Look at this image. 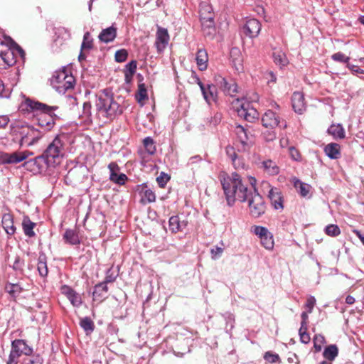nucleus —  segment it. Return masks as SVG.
<instances>
[{
	"mask_svg": "<svg viewBox=\"0 0 364 364\" xmlns=\"http://www.w3.org/2000/svg\"><path fill=\"white\" fill-rule=\"evenodd\" d=\"M264 358L271 363H275L279 361V355L271 352H267L264 354Z\"/></svg>",
	"mask_w": 364,
	"mask_h": 364,
	"instance_id": "6e6d98bb",
	"label": "nucleus"
},
{
	"mask_svg": "<svg viewBox=\"0 0 364 364\" xmlns=\"http://www.w3.org/2000/svg\"><path fill=\"white\" fill-rule=\"evenodd\" d=\"M255 182L256 180L254 178L250 179L252 190L250 191L246 201L248 202L251 215L254 218H259L264 213L266 206L262 196L259 194L255 187Z\"/></svg>",
	"mask_w": 364,
	"mask_h": 364,
	"instance_id": "423d86ee",
	"label": "nucleus"
},
{
	"mask_svg": "<svg viewBox=\"0 0 364 364\" xmlns=\"http://www.w3.org/2000/svg\"><path fill=\"white\" fill-rule=\"evenodd\" d=\"M109 179L114 183H117L118 185H124L125 182L127 181L128 178L124 173H113L109 175Z\"/></svg>",
	"mask_w": 364,
	"mask_h": 364,
	"instance_id": "79ce46f5",
	"label": "nucleus"
},
{
	"mask_svg": "<svg viewBox=\"0 0 364 364\" xmlns=\"http://www.w3.org/2000/svg\"><path fill=\"white\" fill-rule=\"evenodd\" d=\"M327 132L335 139H343L346 137L344 128L341 124L331 125Z\"/></svg>",
	"mask_w": 364,
	"mask_h": 364,
	"instance_id": "a878e982",
	"label": "nucleus"
},
{
	"mask_svg": "<svg viewBox=\"0 0 364 364\" xmlns=\"http://www.w3.org/2000/svg\"><path fill=\"white\" fill-rule=\"evenodd\" d=\"M27 157L28 154L25 151L2 152L0 154V162L2 164H15L24 161Z\"/></svg>",
	"mask_w": 364,
	"mask_h": 364,
	"instance_id": "f8f14e48",
	"label": "nucleus"
},
{
	"mask_svg": "<svg viewBox=\"0 0 364 364\" xmlns=\"http://www.w3.org/2000/svg\"><path fill=\"white\" fill-rule=\"evenodd\" d=\"M325 343V338L321 334L316 335L314 338V346L316 351L319 352L322 349V345Z\"/></svg>",
	"mask_w": 364,
	"mask_h": 364,
	"instance_id": "de8ad7c7",
	"label": "nucleus"
},
{
	"mask_svg": "<svg viewBox=\"0 0 364 364\" xmlns=\"http://www.w3.org/2000/svg\"><path fill=\"white\" fill-rule=\"evenodd\" d=\"M299 333L300 336V340L303 343H309L311 338L309 333H307V327H300Z\"/></svg>",
	"mask_w": 364,
	"mask_h": 364,
	"instance_id": "3c124183",
	"label": "nucleus"
},
{
	"mask_svg": "<svg viewBox=\"0 0 364 364\" xmlns=\"http://www.w3.org/2000/svg\"><path fill=\"white\" fill-rule=\"evenodd\" d=\"M218 178L229 206H232L237 200L241 203L246 202L252 186L249 188L240 175L237 172L229 174L222 171Z\"/></svg>",
	"mask_w": 364,
	"mask_h": 364,
	"instance_id": "f257e3e1",
	"label": "nucleus"
},
{
	"mask_svg": "<svg viewBox=\"0 0 364 364\" xmlns=\"http://www.w3.org/2000/svg\"><path fill=\"white\" fill-rule=\"evenodd\" d=\"M325 232L329 236L336 237L340 235L341 230L338 225L331 224L326 227Z\"/></svg>",
	"mask_w": 364,
	"mask_h": 364,
	"instance_id": "49530a36",
	"label": "nucleus"
},
{
	"mask_svg": "<svg viewBox=\"0 0 364 364\" xmlns=\"http://www.w3.org/2000/svg\"><path fill=\"white\" fill-rule=\"evenodd\" d=\"M223 246L224 245L222 242L221 247L215 246L210 250L211 257L213 259H218L221 257L224 250Z\"/></svg>",
	"mask_w": 364,
	"mask_h": 364,
	"instance_id": "603ef678",
	"label": "nucleus"
},
{
	"mask_svg": "<svg viewBox=\"0 0 364 364\" xmlns=\"http://www.w3.org/2000/svg\"><path fill=\"white\" fill-rule=\"evenodd\" d=\"M64 146L65 142L62 137L57 136L41 156L25 162L24 166L32 171L38 172L43 170L44 165L54 167L60 163L64 156Z\"/></svg>",
	"mask_w": 364,
	"mask_h": 364,
	"instance_id": "7ed1b4c3",
	"label": "nucleus"
},
{
	"mask_svg": "<svg viewBox=\"0 0 364 364\" xmlns=\"http://www.w3.org/2000/svg\"><path fill=\"white\" fill-rule=\"evenodd\" d=\"M235 134L239 142L242 145V151H246L249 148L248 134L244 127L238 125L235 127Z\"/></svg>",
	"mask_w": 364,
	"mask_h": 364,
	"instance_id": "393cba45",
	"label": "nucleus"
},
{
	"mask_svg": "<svg viewBox=\"0 0 364 364\" xmlns=\"http://www.w3.org/2000/svg\"><path fill=\"white\" fill-rule=\"evenodd\" d=\"M22 136L20 141L21 146H31L41 138L40 134L32 127L24 128L21 132Z\"/></svg>",
	"mask_w": 364,
	"mask_h": 364,
	"instance_id": "4468645a",
	"label": "nucleus"
},
{
	"mask_svg": "<svg viewBox=\"0 0 364 364\" xmlns=\"http://www.w3.org/2000/svg\"><path fill=\"white\" fill-rule=\"evenodd\" d=\"M331 58L335 61L341 62V63H346L347 64L348 63V61L350 60L349 57L346 56L343 53H342L341 52L334 53L331 56Z\"/></svg>",
	"mask_w": 364,
	"mask_h": 364,
	"instance_id": "864d4df0",
	"label": "nucleus"
},
{
	"mask_svg": "<svg viewBox=\"0 0 364 364\" xmlns=\"http://www.w3.org/2000/svg\"><path fill=\"white\" fill-rule=\"evenodd\" d=\"M289 153L290 155V157L296 161H300L301 160V156L299 153V151L294 146H290L289 148Z\"/></svg>",
	"mask_w": 364,
	"mask_h": 364,
	"instance_id": "5fc2aeb1",
	"label": "nucleus"
},
{
	"mask_svg": "<svg viewBox=\"0 0 364 364\" xmlns=\"http://www.w3.org/2000/svg\"><path fill=\"white\" fill-rule=\"evenodd\" d=\"M169 39L170 37L167 29L159 26L156 34L155 41V46L159 53H161L165 50L168 44Z\"/></svg>",
	"mask_w": 364,
	"mask_h": 364,
	"instance_id": "2eb2a0df",
	"label": "nucleus"
},
{
	"mask_svg": "<svg viewBox=\"0 0 364 364\" xmlns=\"http://www.w3.org/2000/svg\"><path fill=\"white\" fill-rule=\"evenodd\" d=\"M294 186L296 189L297 192L301 195V196H308L311 189L310 185L303 183L299 179H295L294 182Z\"/></svg>",
	"mask_w": 364,
	"mask_h": 364,
	"instance_id": "72a5a7b5",
	"label": "nucleus"
},
{
	"mask_svg": "<svg viewBox=\"0 0 364 364\" xmlns=\"http://www.w3.org/2000/svg\"><path fill=\"white\" fill-rule=\"evenodd\" d=\"M272 55L274 58V62L280 68H282L287 65L288 60L284 53L282 52V50L274 51Z\"/></svg>",
	"mask_w": 364,
	"mask_h": 364,
	"instance_id": "e433bc0d",
	"label": "nucleus"
},
{
	"mask_svg": "<svg viewBox=\"0 0 364 364\" xmlns=\"http://www.w3.org/2000/svg\"><path fill=\"white\" fill-rule=\"evenodd\" d=\"M217 85L227 95L233 96L237 92V87L235 82H228L227 80L221 76L216 78Z\"/></svg>",
	"mask_w": 364,
	"mask_h": 364,
	"instance_id": "f3484780",
	"label": "nucleus"
},
{
	"mask_svg": "<svg viewBox=\"0 0 364 364\" xmlns=\"http://www.w3.org/2000/svg\"><path fill=\"white\" fill-rule=\"evenodd\" d=\"M2 227L6 234L11 236L15 234L16 228L14 224V218L10 213H5L2 216Z\"/></svg>",
	"mask_w": 364,
	"mask_h": 364,
	"instance_id": "4be33fe9",
	"label": "nucleus"
},
{
	"mask_svg": "<svg viewBox=\"0 0 364 364\" xmlns=\"http://www.w3.org/2000/svg\"><path fill=\"white\" fill-rule=\"evenodd\" d=\"M74 84V77L69 74L65 68L55 71L51 79L52 86L58 92L61 94H64L68 90L73 89Z\"/></svg>",
	"mask_w": 364,
	"mask_h": 364,
	"instance_id": "0eeeda50",
	"label": "nucleus"
},
{
	"mask_svg": "<svg viewBox=\"0 0 364 364\" xmlns=\"http://www.w3.org/2000/svg\"><path fill=\"white\" fill-rule=\"evenodd\" d=\"M62 293L64 294L71 304L76 307H78L82 304V299L79 294L75 292L73 289L68 286L62 287Z\"/></svg>",
	"mask_w": 364,
	"mask_h": 364,
	"instance_id": "412c9836",
	"label": "nucleus"
},
{
	"mask_svg": "<svg viewBox=\"0 0 364 364\" xmlns=\"http://www.w3.org/2000/svg\"><path fill=\"white\" fill-rule=\"evenodd\" d=\"M144 148H145L146 152L149 155H153L155 154L156 149V146L154 144V141L153 139H151L149 136L146 137L144 139Z\"/></svg>",
	"mask_w": 364,
	"mask_h": 364,
	"instance_id": "58836bf2",
	"label": "nucleus"
},
{
	"mask_svg": "<svg viewBox=\"0 0 364 364\" xmlns=\"http://www.w3.org/2000/svg\"><path fill=\"white\" fill-rule=\"evenodd\" d=\"M196 60L200 70L203 71L207 69L208 58L205 50H198L196 54Z\"/></svg>",
	"mask_w": 364,
	"mask_h": 364,
	"instance_id": "bb28decb",
	"label": "nucleus"
},
{
	"mask_svg": "<svg viewBox=\"0 0 364 364\" xmlns=\"http://www.w3.org/2000/svg\"><path fill=\"white\" fill-rule=\"evenodd\" d=\"M262 167L264 171L271 176H275L279 173V167L277 166L276 162L272 160H264L262 162Z\"/></svg>",
	"mask_w": 364,
	"mask_h": 364,
	"instance_id": "7c9ffc66",
	"label": "nucleus"
},
{
	"mask_svg": "<svg viewBox=\"0 0 364 364\" xmlns=\"http://www.w3.org/2000/svg\"><path fill=\"white\" fill-rule=\"evenodd\" d=\"M244 30L245 34L250 38H255L259 35L261 31V23L255 18L247 20Z\"/></svg>",
	"mask_w": 364,
	"mask_h": 364,
	"instance_id": "dca6fc26",
	"label": "nucleus"
},
{
	"mask_svg": "<svg viewBox=\"0 0 364 364\" xmlns=\"http://www.w3.org/2000/svg\"><path fill=\"white\" fill-rule=\"evenodd\" d=\"M43 359L39 355H33L30 357L25 358L22 364H43Z\"/></svg>",
	"mask_w": 364,
	"mask_h": 364,
	"instance_id": "a18cd8bd",
	"label": "nucleus"
},
{
	"mask_svg": "<svg viewBox=\"0 0 364 364\" xmlns=\"http://www.w3.org/2000/svg\"><path fill=\"white\" fill-rule=\"evenodd\" d=\"M291 103L294 110L301 114L306 109L304 95L300 92H295L291 97Z\"/></svg>",
	"mask_w": 364,
	"mask_h": 364,
	"instance_id": "6ab92c4d",
	"label": "nucleus"
},
{
	"mask_svg": "<svg viewBox=\"0 0 364 364\" xmlns=\"http://www.w3.org/2000/svg\"><path fill=\"white\" fill-rule=\"evenodd\" d=\"M108 287L105 283H99L94 287L92 293L93 299L102 302L107 298Z\"/></svg>",
	"mask_w": 364,
	"mask_h": 364,
	"instance_id": "b1692460",
	"label": "nucleus"
},
{
	"mask_svg": "<svg viewBox=\"0 0 364 364\" xmlns=\"http://www.w3.org/2000/svg\"><path fill=\"white\" fill-rule=\"evenodd\" d=\"M268 197L275 209H283V199L281 191L278 188H271Z\"/></svg>",
	"mask_w": 364,
	"mask_h": 364,
	"instance_id": "aec40b11",
	"label": "nucleus"
},
{
	"mask_svg": "<svg viewBox=\"0 0 364 364\" xmlns=\"http://www.w3.org/2000/svg\"><path fill=\"white\" fill-rule=\"evenodd\" d=\"M263 136L265 141H272L276 138V133L273 130H268L263 133Z\"/></svg>",
	"mask_w": 364,
	"mask_h": 364,
	"instance_id": "052dcab7",
	"label": "nucleus"
},
{
	"mask_svg": "<svg viewBox=\"0 0 364 364\" xmlns=\"http://www.w3.org/2000/svg\"><path fill=\"white\" fill-rule=\"evenodd\" d=\"M17 55L21 58H24L25 52L19 46H16L12 50H7L6 52L1 51L0 53V57L4 61H7L10 56H16Z\"/></svg>",
	"mask_w": 364,
	"mask_h": 364,
	"instance_id": "c756f323",
	"label": "nucleus"
},
{
	"mask_svg": "<svg viewBox=\"0 0 364 364\" xmlns=\"http://www.w3.org/2000/svg\"><path fill=\"white\" fill-rule=\"evenodd\" d=\"M308 314V312H302L301 315L302 319L301 327H307Z\"/></svg>",
	"mask_w": 364,
	"mask_h": 364,
	"instance_id": "774afa93",
	"label": "nucleus"
},
{
	"mask_svg": "<svg viewBox=\"0 0 364 364\" xmlns=\"http://www.w3.org/2000/svg\"><path fill=\"white\" fill-rule=\"evenodd\" d=\"M91 103L89 102H86L83 104V114L85 116H90L91 114Z\"/></svg>",
	"mask_w": 364,
	"mask_h": 364,
	"instance_id": "338daca9",
	"label": "nucleus"
},
{
	"mask_svg": "<svg viewBox=\"0 0 364 364\" xmlns=\"http://www.w3.org/2000/svg\"><path fill=\"white\" fill-rule=\"evenodd\" d=\"M156 200L155 193L151 189H145L143 191V196L141 197V201L143 203H151Z\"/></svg>",
	"mask_w": 364,
	"mask_h": 364,
	"instance_id": "c03bdc74",
	"label": "nucleus"
},
{
	"mask_svg": "<svg viewBox=\"0 0 364 364\" xmlns=\"http://www.w3.org/2000/svg\"><path fill=\"white\" fill-rule=\"evenodd\" d=\"M230 58L232 66L237 72L243 70V60L241 53L238 48H233L230 50Z\"/></svg>",
	"mask_w": 364,
	"mask_h": 364,
	"instance_id": "5701e85b",
	"label": "nucleus"
},
{
	"mask_svg": "<svg viewBox=\"0 0 364 364\" xmlns=\"http://www.w3.org/2000/svg\"><path fill=\"white\" fill-rule=\"evenodd\" d=\"M96 108L99 115L108 119H113L122 113V109L114 99L113 94L104 90L98 95Z\"/></svg>",
	"mask_w": 364,
	"mask_h": 364,
	"instance_id": "20e7f679",
	"label": "nucleus"
},
{
	"mask_svg": "<svg viewBox=\"0 0 364 364\" xmlns=\"http://www.w3.org/2000/svg\"><path fill=\"white\" fill-rule=\"evenodd\" d=\"M36 223L32 222L28 216H24L22 221V228L24 234L28 237H33L36 235L33 231Z\"/></svg>",
	"mask_w": 364,
	"mask_h": 364,
	"instance_id": "cd10ccee",
	"label": "nucleus"
},
{
	"mask_svg": "<svg viewBox=\"0 0 364 364\" xmlns=\"http://www.w3.org/2000/svg\"><path fill=\"white\" fill-rule=\"evenodd\" d=\"M262 125L266 128L271 129H274L277 126L285 128L287 127L286 122L282 120L280 121L279 117L273 111L267 110L262 118Z\"/></svg>",
	"mask_w": 364,
	"mask_h": 364,
	"instance_id": "9b49d317",
	"label": "nucleus"
},
{
	"mask_svg": "<svg viewBox=\"0 0 364 364\" xmlns=\"http://www.w3.org/2000/svg\"><path fill=\"white\" fill-rule=\"evenodd\" d=\"M228 156L231 159L234 166L237 165L236 160L237 159V154L235 152V148L232 146H228L225 149Z\"/></svg>",
	"mask_w": 364,
	"mask_h": 364,
	"instance_id": "8fccbe9b",
	"label": "nucleus"
},
{
	"mask_svg": "<svg viewBox=\"0 0 364 364\" xmlns=\"http://www.w3.org/2000/svg\"><path fill=\"white\" fill-rule=\"evenodd\" d=\"M23 266V262L20 259L19 257H16L13 264V268L15 270H22Z\"/></svg>",
	"mask_w": 364,
	"mask_h": 364,
	"instance_id": "e2e57ef3",
	"label": "nucleus"
},
{
	"mask_svg": "<svg viewBox=\"0 0 364 364\" xmlns=\"http://www.w3.org/2000/svg\"><path fill=\"white\" fill-rule=\"evenodd\" d=\"M347 67L349 70H351L353 73H360V74H364V70L359 68V66L353 65L350 63L347 64Z\"/></svg>",
	"mask_w": 364,
	"mask_h": 364,
	"instance_id": "680f3d73",
	"label": "nucleus"
},
{
	"mask_svg": "<svg viewBox=\"0 0 364 364\" xmlns=\"http://www.w3.org/2000/svg\"><path fill=\"white\" fill-rule=\"evenodd\" d=\"M117 33V28L114 25L102 29L98 36L99 40L105 43H109L116 38Z\"/></svg>",
	"mask_w": 364,
	"mask_h": 364,
	"instance_id": "a211bd4d",
	"label": "nucleus"
},
{
	"mask_svg": "<svg viewBox=\"0 0 364 364\" xmlns=\"http://www.w3.org/2000/svg\"><path fill=\"white\" fill-rule=\"evenodd\" d=\"M5 291L13 298L18 296L22 291L23 288L18 283H7L4 287Z\"/></svg>",
	"mask_w": 364,
	"mask_h": 364,
	"instance_id": "c9c22d12",
	"label": "nucleus"
},
{
	"mask_svg": "<svg viewBox=\"0 0 364 364\" xmlns=\"http://www.w3.org/2000/svg\"><path fill=\"white\" fill-rule=\"evenodd\" d=\"M137 68V63L136 60H132L126 65L124 70L127 72L135 73Z\"/></svg>",
	"mask_w": 364,
	"mask_h": 364,
	"instance_id": "bf43d9fd",
	"label": "nucleus"
},
{
	"mask_svg": "<svg viewBox=\"0 0 364 364\" xmlns=\"http://www.w3.org/2000/svg\"><path fill=\"white\" fill-rule=\"evenodd\" d=\"M170 177L164 172H161L159 176L157 177L156 181L160 187H164L167 182L169 181Z\"/></svg>",
	"mask_w": 364,
	"mask_h": 364,
	"instance_id": "4d7b16f0",
	"label": "nucleus"
},
{
	"mask_svg": "<svg viewBox=\"0 0 364 364\" xmlns=\"http://www.w3.org/2000/svg\"><path fill=\"white\" fill-rule=\"evenodd\" d=\"M19 109L23 114H33L36 117L38 124L45 131L50 130L58 118L55 114L58 109V106H49L28 97L25 98L21 103Z\"/></svg>",
	"mask_w": 364,
	"mask_h": 364,
	"instance_id": "f03ea898",
	"label": "nucleus"
},
{
	"mask_svg": "<svg viewBox=\"0 0 364 364\" xmlns=\"http://www.w3.org/2000/svg\"><path fill=\"white\" fill-rule=\"evenodd\" d=\"M251 231L260 239V242L265 249L269 250L273 249L274 245L273 235L267 228L255 225L252 227Z\"/></svg>",
	"mask_w": 364,
	"mask_h": 364,
	"instance_id": "9d476101",
	"label": "nucleus"
},
{
	"mask_svg": "<svg viewBox=\"0 0 364 364\" xmlns=\"http://www.w3.org/2000/svg\"><path fill=\"white\" fill-rule=\"evenodd\" d=\"M128 57V52L125 49H120L115 53V60L118 63L124 62Z\"/></svg>",
	"mask_w": 364,
	"mask_h": 364,
	"instance_id": "09e8293b",
	"label": "nucleus"
},
{
	"mask_svg": "<svg viewBox=\"0 0 364 364\" xmlns=\"http://www.w3.org/2000/svg\"><path fill=\"white\" fill-rule=\"evenodd\" d=\"M169 228L173 232L180 231V218L178 215L171 216L169 218Z\"/></svg>",
	"mask_w": 364,
	"mask_h": 364,
	"instance_id": "a19ab883",
	"label": "nucleus"
},
{
	"mask_svg": "<svg viewBox=\"0 0 364 364\" xmlns=\"http://www.w3.org/2000/svg\"><path fill=\"white\" fill-rule=\"evenodd\" d=\"M33 348L28 346L22 339H16L11 342V350L9 356L7 364H18V358L21 355H31Z\"/></svg>",
	"mask_w": 364,
	"mask_h": 364,
	"instance_id": "6e6552de",
	"label": "nucleus"
},
{
	"mask_svg": "<svg viewBox=\"0 0 364 364\" xmlns=\"http://www.w3.org/2000/svg\"><path fill=\"white\" fill-rule=\"evenodd\" d=\"M115 279L116 277L111 273V269H109L107 270L105 281L102 283H105L107 285V283L113 282Z\"/></svg>",
	"mask_w": 364,
	"mask_h": 364,
	"instance_id": "0e129e2a",
	"label": "nucleus"
},
{
	"mask_svg": "<svg viewBox=\"0 0 364 364\" xmlns=\"http://www.w3.org/2000/svg\"><path fill=\"white\" fill-rule=\"evenodd\" d=\"M37 269L41 277L47 276L48 271L45 255L39 256Z\"/></svg>",
	"mask_w": 364,
	"mask_h": 364,
	"instance_id": "4c0bfd02",
	"label": "nucleus"
},
{
	"mask_svg": "<svg viewBox=\"0 0 364 364\" xmlns=\"http://www.w3.org/2000/svg\"><path fill=\"white\" fill-rule=\"evenodd\" d=\"M258 100V95L255 93L248 99L247 97L237 98L232 102V105L240 117L249 122H253L259 118V113L255 108L250 105V101L257 102Z\"/></svg>",
	"mask_w": 364,
	"mask_h": 364,
	"instance_id": "39448f33",
	"label": "nucleus"
},
{
	"mask_svg": "<svg viewBox=\"0 0 364 364\" xmlns=\"http://www.w3.org/2000/svg\"><path fill=\"white\" fill-rule=\"evenodd\" d=\"M210 10L211 8L208 5L202 6L200 9L201 26L205 36H213L215 33L213 17Z\"/></svg>",
	"mask_w": 364,
	"mask_h": 364,
	"instance_id": "1a4fd4ad",
	"label": "nucleus"
},
{
	"mask_svg": "<svg viewBox=\"0 0 364 364\" xmlns=\"http://www.w3.org/2000/svg\"><path fill=\"white\" fill-rule=\"evenodd\" d=\"M80 327L85 331L87 335L90 334L95 329L94 322L90 317L85 316L80 320Z\"/></svg>",
	"mask_w": 364,
	"mask_h": 364,
	"instance_id": "f704fd0d",
	"label": "nucleus"
},
{
	"mask_svg": "<svg viewBox=\"0 0 364 364\" xmlns=\"http://www.w3.org/2000/svg\"><path fill=\"white\" fill-rule=\"evenodd\" d=\"M63 238L65 242L70 245H76L80 242L78 234L73 230H66Z\"/></svg>",
	"mask_w": 364,
	"mask_h": 364,
	"instance_id": "2f4dec72",
	"label": "nucleus"
},
{
	"mask_svg": "<svg viewBox=\"0 0 364 364\" xmlns=\"http://www.w3.org/2000/svg\"><path fill=\"white\" fill-rule=\"evenodd\" d=\"M148 97L147 90L144 84H139L138 86V91L136 94V98L138 102H141Z\"/></svg>",
	"mask_w": 364,
	"mask_h": 364,
	"instance_id": "37998d69",
	"label": "nucleus"
},
{
	"mask_svg": "<svg viewBox=\"0 0 364 364\" xmlns=\"http://www.w3.org/2000/svg\"><path fill=\"white\" fill-rule=\"evenodd\" d=\"M108 168L109 170L110 174H117L119 171V167L115 162H111L108 165Z\"/></svg>",
	"mask_w": 364,
	"mask_h": 364,
	"instance_id": "69168bd1",
	"label": "nucleus"
},
{
	"mask_svg": "<svg viewBox=\"0 0 364 364\" xmlns=\"http://www.w3.org/2000/svg\"><path fill=\"white\" fill-rule=\"evenodd\" d=\"M338 354V348L336 345L331 344L326 346L323 352V356L329 361H333Z\"/></svg>",
	"mask_w": 364,
	"mask_h": 364,
	"instance_id": "473e14b6",
	"label": "nucleus"
},
{
	"mask_svg": "<svg viewBox=\"0 0 364 364\" xmlns=\"http://www.w3.org/2000/svg\"><path fill=\"white\" fill-rule=\"evenodd\" d=\"M197 84L199 85L201 90L203 98L208 105H210L211 102H216L218 98L217 89L215 85L203 84L199 78L196 79Z\"/></svg>",
	"mask_w": 364,
	"mask_h": 364,
	"instance_id": "ddd939ff",
	"label": "nucleus"
},
{
	"mask_svg": "<svg viewBox=\"0 0 364 364\" xmlns=\"http://www.w3.org/2000/svg\"><path fill=\"white\" fill-rule=\"evenodd\" d=\"M326 154L333 159H338L341 156L340 145L336 143H330L324 148Z\"/></svg>",
	"mask_w": 364,
	"mask_h": 364,
	"instance_id": "c85d7f7f",
	"label": "nucleus"
},
{
	"mask_svg": "<svg viewBox=\"0 0 364 364\" xmlns=\"http://www.w3.org/2000/svg\"><path fill=\"white\" fill-rule=\"evenodd\" d=\"M93 39L91 37L90 32H86L83 36V41L81 44V50H90L92 48Z\"/></svg>",
	"mask_w": 364,
	"mask_h": 364,
	"instance_id": "ea45409f",
	"label": "nucleus"
},
{
	"mask_svg": "<svg viewBox=\"0 0 364 364\" xmlns=\"http://www.w3.org/2000/svg\"><path fill=\"white\" fill-rule=\"evenodd\" d=\"M316 304V299L313 296H310L308 297L306 303V308L308 309V313L311 314L313 311V309L314 307V305Z\"/></svg>",
	"mask_w": 364,
	"mask_h": 364,
	"instance_id": "13d9d810",
	"label": "nucleus"
}]
</instances>
